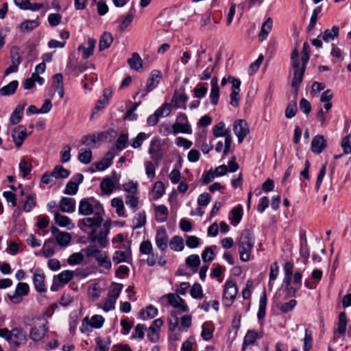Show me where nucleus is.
<instances>
[{"instance_id":"40","label":"nucleus","mask_w":351,"mask_h":351,"mask_svg":"<svg viewBox=\"0 0 351 351\" xmlns=\"http://www.w3.org/2000/svg\"><path fill=\"white\" fill-rule=\"evenodd\" d=\"M19 85V82L16 80L10 82L8 84L3 86L0 89V93L3 96H7L12 95L15 93Z\"/></svg>"},{"instance_id":"6","label":"nucleus","mask_w":351,"mask_h":351,"mask_svg":"<svg viewBox=\"0 0 351 351\" xmlns=\"http://www.w3.org/2000/svg\"><path fill=\"white\" fill-rule=\"evenodd\" d=\"M104 322V317L100 315H95L90 318L86 316L82 319L80 330L82 333H88L92 332L93 329L101 328Z\"/></svg>"},{"instance_id":"9","label":"nucleus","mask_w":351,"mask_h":351,"mask_svg":"<svg viewBox=\"0 0 351 351\" xmlns=\"http://www.w3.org/2000/svg\"><path fill=\"white\" fill-rule=\"evenodd\" d=\"M148 153L151 158L155 161L156 165L164 157L165 152L162 149L161 141L158 138H154L151 141Z\"/></svg>"},{"instance_id":"54","label":"nucleus","mask_w":351,"mask_h":351,"mask_svg":"<svg viewBox=\"0 0 351 351\" xmlns=\"http://www.w3.org/2000/svg\"><path fill=\"white\" fill-rule=\"evenodd\" d=\"M341 147L345 155L351 154V134L346 135L341 141Z\"/></svg>"},{"instance_id":"13","label":"nucleus","mask_w":351,"mask_h":351,"mask_svg":"<svg viewBox=\"0 0 351 351\" xmlns=\"http://www.w3.org/2000/svg\"><path fill=\"white\" fill-rule=\"evenodd\" d=\"M233 131L238 138V142L242 143L245 137L250 132L248 125L243 119H239L234 122Z\"/></svg>"},{"instance_id":"63","label":"nucleus","mask_w":351,"mask_h":351,"mask_svg":"<svg viewBox=\"0 0 351 351\" xmlns=\"http://www.w3.org/2000/svg\"><path fill=\"white\" fill-rule=\"evenodd\" d=\"M78 184L76 182L70 180L66 184L65 189L63 193L66 195H73L77 193Z\"/></svg>"},{"instance_id":"11","label":"nucleus","mask_w":351,"mask_h":351,"mask_svg":"<svg viewBox=\"0 0 351 351\" xmlns=\"http://www.w3.org/2000/svg\"><path fill=\"white\" fill-rule=\"evenodd\" d=\"M74 276V272L71 270H64L59 274L54 276L53 284L51 287L52 291H56L60 286H64L71 280Z\"/></svg>"},{"instance_id":"48","label":"nucleus","mask_w":351,"mask_h":351,"mask_svg":"<svg viewBox=\"0 0 351 351\" xmlns=\"http://www.w3.org/2000/svg\"><path fill=\"white\" fill-rule=\"evenodd\" d=\"M272 28V20L271 18H268L262 25L261 32L259 33V38L261 40H265L269 32Z\"/></svg>"},{"instance_id":"46","label":"nucleus","mask_w":351,"mask_h":351,"mask_svg":"<svg viewBox=\"0 0 351 351\" xmlns=\"http://www.w3.org/2000/svg\"><path fill=\"white\" fill-rule=\"evenodd\" d=\"M297 305V301L292 299L287 302H279L276 304L277 308L283 313H287L291 311Z\"/></svg>"},{"instance_id":"64","label":"nucleus","mask_w":351,"mask_h":351,"mask_svg":"<svg viewBox=\"0 0 351 351\" xmlns=\"http://www.w3.org/2000/svg\"><path fill=\"white\" fill-rule=\"evenodd\" d=\"M147 138L145 132H140L131 141V146L134 149H138L141 147L143 142Z\"/></svg>"},{"instance_id":"8","label":"nucleus","mask_w":351,"mask_h":351,"mask_svg":"<svg viewBox=\"0 0 351 351\" xmlns=\"http://www.w3.org/2000/svg\"><path fill=\"white\" fill-rule=\"evenodd\" d=\"M212 132L214 136L217 138L221 136L225 137L223 156H226L230 150L232 143V136L230 130L226 128L223 122H219L213 126Z\"/></svg>"},{"instance_id":"7","label":"nucleus","mask_w":351,"mask_h":351,"mask_svg":"<svg viewBox=\"0 0 351 351\" xmlns=\"http://www.w3.org/2000/svg\"><path fill=\"white\" fill-rule=\"evenodd\" d=\"M238 293V287L236 283L228 280L224 284L222 302L225 307H230L233 304Z\"/></svg>"},{"instance_id":"19","label":"nucleus","mask_w":351,"mask_h":351,"mask_svg":"<svg viewBox=\"0 0 351 351\" xmlns=\"http://www.w3.org/2000/svg\"><path fill=\"white\" fill-rule=\"evenodd\" d=\"M162 73L159 70H153L147 81L146 93L153 90L159 84Z\"/></svg>"},{"instance_id":"28","label":"nucleus","mask_w":351,"mask_h":351,"mask_svg":"<svg viewBox=\"0 0 351 351\" xmlns=\"http://www.w3.org/2000/svg\"><path fill=\"white\" fill-rule=\"evenodd\" d=\"M116 181L110 178H105L100 184V188L103 193L110 195L115 189Z\"/></svg>"},{"instance_id":"62","label":"nucleus","mask_w":351,"mask_h":351,"mask_svg":"<svg viewBox=\"0 0 351 351\" xmlns=\"http://www.w3.org/2000/svg\"><path fill=\"white\" fill-rule=\"evenodd\" d=\"M84 254L81 252H75L72 254L67 259V263L70 265H75L80 264L84 260Z\"/></svg>"},{"instance_id":"3","label":"nucleus","mask_w":351,"mask_h":351,"mask_svg":"<svg viewBox=\"0 0 351 351\" xmlns=\"http://www.w3.org/2000/svg\"><path fill=\"white\" fill-rule=\"evenodd\" d=\"M25 324L30 327L29 337L34 342L41 341L49 330V322L44 316L32 317Z\"/></svg>"},{"instance_id":"29","label":"nucleus","mask_w":351,"mask_h":351,"mask_svg":"<svg viewBox=\"0 0 351 351\" xmlns=\"http://www.w3.org/2000/svg\"><path fill=\"white\" fill-rule=\"evenodd\" d=\"M95 340L96 343V348L94 351H109L111 344V339L110 337H107L101 338L100 337H97Z\"/></svg>"},{"instance_id":"30","label":"nucleus","mask_w":351,"mask_h":351,"mask_svg":"<svg viewBox=\"0 0 351 351\" xmlns=\"http://www.w3.org/2000/svg\"><path fill=\"white\" fill-rule=\"evenodd\" d=\"M192 128L190 123H180L175 122L172 125V133L176 135L178 133L192 134Z\"/></svg>"},{"instance_id":"52","label":"nucleus","mask_w":351,"mask_h":351,"mask_svg":"<svg viewBox=\"0 0 351 351\" xmlns=\"http://www.w3.org/2000/svg\"><path fill=\"white\" fill-rule=\"evenodd\" d=\"M347 317L344 312H341L339 315V321L337 324V332L343 335L346 330Z\"/></svg>"},{"instance_id":"4","label":"nucleus","mask_w":351,"mask_h":351,"mask_svg":"<svg viewBox=\"0 0 351 351\" xmlns=\"http://www.w3.org/2000/svg\"><path fill=\"white\" fill-rule=\"evenodd\" d=\"M0 337L4 338L13 350H16L27 341V333L21 328H15L11 330L6 328H0Z\"/></svg>"},{"instance_id":"35","label":"nucleus","mask_w":351,"mask_h":351,"mask_svg":"<svg viewBox=\"0 0 351 351\" xmlns=\"http://www.w3.org/2000/svg\"><path fill=\"white\" fill-rule=\"evenodd\" d=\"M56 241L57 243L61 247H65L69 245L71 241V235L66 232H58L56 236Z\"/></svg>"},{"instance_id":"31","label":"nucleus","mask_w":351,"mask_h":351,"mask_svg":"<svg viewBox=\"0 0 351 351\" xmlns=\"http://www.w3.org/2000/svg\"><path fill=\"white\" fill-rule=\"evenodd\" d=\"M130 67L138 71L143 66V60L138 53H133L132 57L128 60Z\"/></svg>"},{"instance_id":"20","label":"nucleus","mask_w":351,"mask_h":351,"mask_svg":"<svg viewBox=\"0 0 351 351\" xmlns=\"http://www.w3.org/2000/svg\"><path fill=\"white\" fill-rule=\"evenodd\" d=\"M132 259L131 250H116L112 255V261L116 264L121 263H130Z\"/></svg>"},{"instance_id":"23","label":"nucleus","mask_w":351,"mask_h":351,"mask_svg":"<svg viewBox=\"0 0 351 351\" xmlns=\"http://www.w3.org/2000/svg\"><path fill=\"white\" fill-rule=\"evenodd\" d=\"M211 89L210 93V98L211 103L213 106L218 104L219 98V87L218 85V79L217 77H213L210 81Z\"/></svg>"},{"instance_id":"50","label":"nucleus","mask_w":351,"mask_h":351,"mask_svg":"<svg viewBox=\"0 0 351 351\" xmlns=\"http://www.w3.org/2000/svg\"><path fill=\"white\" fill-rule=\"evenodd\" d=\"M155 211L157 214V220L158 221L163 222L167 219L169 211L166 206H157L155 207Z\"/></svg>"},{"instance_id":"16","label":"nucleus","mask_w":351,"mask_h":351,"mask_svg":"<svg viewBox=\"0 0 351 351\" xmlns=\"http://www.w3.org/2000/svg\"><path fill=\"white\" fill-rule=\"evenodd\" d=\"M164 322L161 318L155 319L147 330V338L152 343H156L160 338L159 331Z\"/></svg>"},{"instance_id":"42","label":"nucleus","mask_w":351,"mask_h":351,"mask_svg":"<svg viewBox=\"0 0 351 351\" xmlns=\"http://www.w3.org/2000/svg\"><path fill=\"white\" fill-rule=\"evenodd\" d=\"M77 158L83 164H89L92 160V152L90 149L82 148L79 150Z\"/></svg>"},{"instance_id":"38","label":"nucleus","mask_w":351,"mask_h":351,"mask_svg":"<svg viewBox=\"0 0 351 351\" xmlns=\"http://www.w3.org/2000/svg\"><path fill=\"white\" fill-rule=\"evenodd\" d=\"M96 261L100 267L106 269H110L112 267L110 258L106 252H102L96 258Z\"/></svg>"},{"instance_id":"39","label":"nucleus","mask_w":351,"mask_h":351,"mask_svg":"<svg viewBox=\"0 0 351 351\" xmlns=\"http://www.w3.org/2000/svg\"><path fill=\"white\" fill-rule=\"evenodd\" d=\"M51 175L56 179H65L70 175L69 170L61 165H57L51 171Z\"/></svg>"},{"instance_id":"44","label":"nucleus","mask_w":351,"mask_h":351,"mask_svg":"<svg viewBox=\"0 0 351 351\" xmlns=\"http://www.w3.org/2000/svg\"><path fill=\"white\" fill-rule=\"evenodd\" d=\"M133 19L134 14L132 12H128L125 15L121 16L119 19V30L123 32L131 24Z\"/></svg>"},{"instance_id":"59","label":"nucleus","mask_w":351,"mask_h":351,"mask_svg":"<svg viewBox=\"0 0 351 351\" xmlns=\"http://www.w3.org/2000/svg\"><path fill=\"white\" fill-rule=\"evenodd\" d=\"M145 330V325L138 324L132 333V338L142 340L144 338Z\"/></svg>"},{"instance_id":"26","label":"nucleus","mask_w":351,"mask_h":351,"mask_svg":"<svg viewBox=\"0 0 351 351\" xmlns=\"http://www.w3.org/2000/svg\"><path fill=\"white\" fill-rule=\"evenodd\" d=\"M189 97L185 93L176 92L172 97L171 104L176 108L186 109L185 104Z\"/></svg>"},{"instance_id":"34","label":"nucleus","mask_w":351,"mask_h":351,"mask_svg":"<svg viewBox=\"0 0 351 351\" xmlns=\"http://www.w3.org/2000/svg\"><path fill=\"white\" fill-rule=\"evenodd\" d=\"M111 206L116 208V213L119 217H125L124 204L121 198L114 197L112 199Z\"/></svg>"},{"instance_id":"37","label":"nucleus","mask_w":351,"mask_h":351,"mask_svg":"<svg viewBox=\"0 0 351 351\" xmlns=\"http://www.w3.org/2000/svg\"><path fill=\"white\" fill-rule=\"evenodd\" d=\"M113 41V38L111 34L108 32H104L100 40L99 43V51H103L104 49H108L110 47V45L112 44Z\"/></svg>"},{"instance_id":"21","label":"nucleus","mask_w":351,"mask_h":351,"mask_svg":"<svg viewBox=\"0 0 351 351\" xmlns=\"http://www.w3.org/2000/svg\"><path fill=\"white\" fill-rule=\"evenodd\" d=\"M339 35V27L333 26L331 29H325L322 34L319 35V38H322V40L326 43H330L334 40Z\"/></svg>"},{"instance_id":"53","label":"nucleus","mask_w":351,"mask_h":351,"mask_svg":"<svg viewBox=\"0 0 351 351\" xmlns=\"http://www.w3.org/2000/svg\"><path fill=\"white\" fill-rule=\"evenodd\" d=\"M116 302V299L108 295L104 302V304H99V307L101 308L105 312H108L114 309Z\"/></svg>"},{"instance_id":"33","label":"nucleus","mask_w":351,"mask_h":351,"mask_svg":"<svg viewBox=\"0 0 351 351\" xmlns=\"http://www.w3.org/2000/svg\"><path fill=\"white\" fill-rule=\"evenodd\" d=\"M169 247L173 251H182L184 247V239L180 236L173 237L169 241Z\"/></svg>"},{"instance_id":"10","label":"nucleus","mask_w":351,"mask_h":351,"mask_svg":"<svg viewBox=\"0 0 351 351\" xmlns=\"http://www.w3.org/2000/svg\"><path fill=\"white\" fill-rule=\"evenodd\" d=\"M29 292V287L26 282H19L16 285L14 292L11 294H8V298L10 301L14 304L21 303L23 297L28 295Z\"/></svg>"},{"instance_id":"51","label":"nucleus","mask_w":351,"mask_h":351,"mask_svg":"<svg viewBox=\"0 0 351 351\" xmlns=\"http://www.w3.org/2000/svg\"><path fill=\"white\" fill-rule=\"evenodd\" d=\"M138 182L132 180L123 184V190L128 193V195L137 194L138 193Z\"/></svg>"},{"instance_id":"18","label":"nucleus","mask_w":351,"mask_h":351,"mask_svg":"<svg viewBox=\"0 0 351 351\" xmlns=\"http://www.w3.org/2000/svg\"><path fill=\"white\" fill-rule=\"evenodd\" d=\"M327 146L326 140L321 134L315 136L311 141V149L313 153L320 154L324 152Z\"/></svg>"},{"instance_id":"15","label":"nucleus","mask_w":351,"mask_h":351,"mask_svg":"<svg viewBox=\"0 0 351 351\" xmlns=\"http://www.w3.org/2000/svg\"><path fill=\"white\" fill-rule=\"evenodd\" d=\"M165 297L167 298L168 303L173 308H178L183 313L189 311V307L185 301L178 295L170 293L167 294Z\"/></svg>"},{"instance_id":"27","label":"nucleus","mask_w":351,"mask_h":351,"mask_svg":"<svg viewBox=\"0 0 351 351\" xmlns=\"http://www.w3.org/2000/svg\"><path fill=\"white\" fill-rule=\"evenodd\" d=\"M261 335L258 332L253 330H248L244 337L243 343L242 346V351H245V349L249 346L254 345L257 339H260Z\"/></svg>"},{"instance_id":"14","label":"nucleus","mask_w":351,"mask_h":351,"mask_svg":"<svg viewBox=\"0 0 351 351\" xmlns=\"http://www.w3.org/2000/svg\"><path fill=\"white\" fill-rule=\"evenodd\" d=\"M156 246L161 252H165L169 244V237L164 228H158L155 237Z\"/></svg>"},{"instance_id":"32","label":"nucleus","mask_w":351,"mask_h":351,"mask_svg":"<svg viewBox=\"0 0 351 351\" xmlns=\"http://www.w3.org/2000/svg\"><path fill=\"white\" fill-rule=\"evenodd\" d=\"M42 253L46 258H49L54 255L55 249L53 239H48L45 241L42 249Z\"/></svg>"},{"instance_id":"24","label":"nucleus","mask_w":351,"mask_h":351,"mask_svg":"<svg viewBox=\"0 0 351 351\" xmlns=\"http://www.w3.org/2000/svg\"><path fill=\"white\" fill-rule=\"evenodd\" d=\"M25 106L26 102L25 101L20 102L16 106L10 117V121L12 124L16 125L21 121Z\"/></svg>"},{"instance_id":"60","label":"nucleus","mask_w":351,"mask_h":351,"mask_svg":"<svg viewBox=\"0 0 351 351\" xmlns=\"http://www.w3.org/2000/svg\"><path fill=\"white\" fill-rule=\"evenodd\" d=\"M123 285L122 284L114 282L112 284L110 290L109 291L108 295L112 296L113 298L117 300L123 289Z\"/></svg>"},{"instance_id":"5","label":"nucleus","mask_w":351,"mask_h":351,"mask_svg":"<svg viewBox=\"0 0 351 351\" xmlns=\"http://www.w3.org/2000/svg\"><path fill=\"white\" fill-rule=\"evenodd\" d=\"M291 64L293 74L291 86L297 90L302 81L306 70L304 63L302 62L301 59L299 58V53L297 47H295L291 52Z\"/></svg>"},{"instance_id":"36","label":"nucleus","mask_w":351,"mask_h":351,"mask_svg":"<svg viewBox=\"0 0 351 351\" xmlns=\"http://www.w3.org/2000/svg\"><path fill=\"white\" fill-rule=\"evenodd\" d=\"M267 307V295L265 291L262 293L258 304V311L257 313V317L259 320L263 319L266 314Z\"/></svg>"},{"instance_id":"55","label":"nucleus","mask_w":351,"mask_h":351,"mask_svg":"<svg viewBox=\"0 0 351 351\" xmlns=\"http://www.w3.org/2000/svg\"><path fill=\"white\" fill-rule=\"evenodd\" d=\"M101 289L97 283L92 285L88 289V295L93 300H97L101 295Z\"/></svg>"},{"instance_id":"61","label":"nucleus","mask_w":351,"mask_h":351,"mask_svg":"<svg viewBox=\"0 0 351 351\" xmlns=\"http://www.w3.org/2000/svg\"><path fill=\"white\" fill-rule=\"evenodd\" d=\"M128 141V134L127 133H121L116 142L115 147L120 152L124 149L126 147V143Z\"/></svg>"},{"instance_id":"47","label":"nucleus","mask_w":351,"mask_h":351,"mask_svg":"<svg viewBox=\"0 0 351 351\" xmlns=\"http://www.w3.org/2000/svg\"><path fill=\"white\" fill-rule=\"evenodd\" d=\"M158 314V309L152 305L148 306L141 312L143 319L147 320L154 318Z\"/></svg>"},{"instance_id":"17","label":"nucleus","mask_w":351,"mask_h":351,"mask_svg":"<svg viewBox=\"0 0 351 351\" xmlns=\"http://www.w3.org/2000/svg\"><path fill=\"white\" fill-rule=\"evenodd\" d=\"M45 274L40 269H36L33 272V283L35 289L40 293H45L47 291V288L45 285Z\"/></svg>"},{"instance_id":"58","label":"nucleus","mask_w":351,"mask_h":351,"mask_svg":"<svg viewBox=\"0 0 351 351\" xmlns=\"http://www.w3.org/2000/svg\"><path fill=\"white\" fill-rule=\"evenodd\" d=\"M144 167L147 178L151 180L154 179L156 176V165L152 161L147 160L144 162Z\"/></svg>"},{"instance_id":"56","label":"nucleus","mask_w":351,"mask_h":351,"mask_svg":"<svg viewBox=\"0 0 351 351\" xmlns=\"http://www.w3.org/2000/svg\"><path fill=\"white\" fill-rule=\"evenodd\" d=\"M164 193H165L164 184L160 181L156 182L154 184L153 189H152V195H153L154 199H159L160 197H161L162 196Z\"/></svg>"},{"instance_id":"57","label":"nucleus","mask_w":351,"mask_h":351,"mask_svg":"<svg viewBox=\"0 0 351 351\" xmlns=\"http://www.w3.org/2000/svg\"><path fill=\"white\" fill-rule=\"evenodd\" d=\"M36 195L32 194L28 195L27 196L26 201L23 204V210L27 213H29L33 209V208L36 206Z\"/></svg>"},{"instance_id":"2","label":"nucleus","mask_w":351,"mask_h":351,"mask_svg":"<svg viewBox=\"0 0 351 351\" xmlns=\"http://www.w3.org/2000/svg\"><path fill=\"white\" fill-rule=\"evenodd\" d=\"M236 243L241 261L243 262L250 261L255 244L254 234L248 229L242 230L237 239Z\"/></svg>"},{"instance_id":"49","label":"nucleus","mask_w":351,"mask_h":351,"mask_svg":"<svg viewBox=\"0 0 351 351\" xmlns=\"http://www.w3.org/2000/svg\"><path fill=\"white\" fill-rule=\"evenodd\" d=\"M10 60L11 63L19 64L22 62V57L20 53V49L17 46H12L10 48Z\"/></svg>"},{"instance_id":"43","label":"nucleus","mask_w":351,"mask_h":351,"mask_svg":"<svg viewBox=\"0 0 351 351\" xmlns=\"http://www.w3.org/2000/svg\"><path fill=\"white\" fill-rule=\"evenodd\" d=\"M125 202L126 205L132 210L134 213L136 212L138 206L139 199L137 194L127 195L125 196Z\"/></svg>"},{"instance_id":"12","label":"nucleus","mask_w":351,"mask_h":351,"mask_svg":"<svg viewBox=\"0 0 351 351\" xmlns=\"http://www.w3.org/2000/svg\"><path fill=\"white\" fill-rule=\"evenodd\" d=\"M27 135V129L23 125H18L12 130V141L17 148L21 147Z\"/></svg>"},{"instance_id":"45","label":"nucleus","mask_w":351,"mask_h":351,"mask_svg":"<svg viewBox=\"0 0 351 351\" xmlns=\"http://www.w3.org/2000/svg\"><path fill=\"white\" fill-rule=\"evenodd\" d=\"M294 89H295V92L294 100L291 103L289 104V105L287 106V107L285 110V116L288 119L293 118L295 115L297 110H298L296 97H297V92H298V88L297 90L295 88H294Z\"/></svg>"},{"instance_id":"22","label":"nucleus","mask_w":351,"mask_h":351,"mask_svg":"<svg viewBox=\"0 0 351 351\" xmlns=\"http://www.w3.org/2000/svg\"><path fill=\"white\" fill-rule=\"evenodd\" d=\"M59 206L62 212L72 213L75 210V200L71 197H62Z\"/></svg>"},{"instance_id":"41","label":"nucleus","mask_w":351,"mask_h":351,"mask_svg":"<svg viewBox=\"0 0 351 351\" xmlns=\"http://www.w3.org/2000/svg\"><path fill=\"white\" fill-rule=\"evenodd\" d=\"M36 20H26L21 23L19 29L21 32H29L39 25Z\"/></svg>"},{"instance_id":"1","label":"nucleus","mask_w":351,"mask_h":351,"mask_svg":"<svg viewBox=\"0 0 351 351\" xmlns=\"http://www.w3.org/2000/svg\"><path fill=\"white\" fill-rule=\"evenodd\" d=\"M79 214L87 216L77 221V226L88 233V239L92 243H97L101 247L108 243V236L110 225L105 222L103 225L105 211L102 204L94 197L84 198L80 200Z\"/></svg>"},{"instance_id":"25","label":"nucleus","mask_w":351,"mask_h":351,"mask_svg":"<svg viewBox=\"0 0 351 351\" xmlns=\"http://www.w3.org/2000/svg\"><path fill=\"white\" fill-rule=\"evenodd\" d=\"M55 222L60 227L66 228L68 230H71L75 227L72 221L65 215H62L58 213L54 215Z\"/></svg>"}]
</instances>
